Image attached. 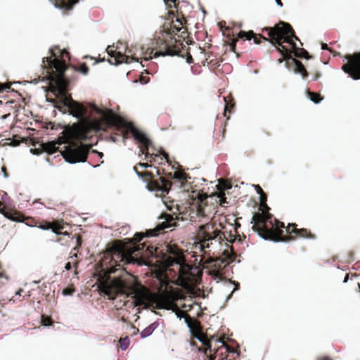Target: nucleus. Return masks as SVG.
I'll list each match as a JSON object with an SVG mask.
<instances>
[{
    "label": "nucleus",
    "mask_w": 360,
    "mask_h": 360,
    "mask_svg": "<svg viewBox=\"0 0 360 360\" xmlns=\"http://www.w3.org/2000/svg\"><path fill=\"white\" fill-rule=\"evenodd\" d=\"M133 169L134 170V172H136V174L139 176V174L136 172V170L135 167H133Z\"/></svg>",
    "instance_id": "47"
},
{
    "label": "nucleus",
    "mask_w": 360,
    "mask_h": 360,
    "mask_svg": "<svg viewBox=\"0 0 360 360\" xmlns=\"http://www.w3.org/2000/svg\"><path fill=\"white\" fill-rule=\"evenodd\" d=\"M77 1L75 0H68L67 2L65 0H60V5H55L54 6L56 8L58 9L64 8L66 10H70L72 8V6L77 4Z\"/></svg>",
    "instance_id": "14"
},
{
    "label": "nucleus",
    "mask_w": 360,
    "mask_h": 360,
    "mask_svg": "<svg viewBox=\"0 0 360 360\" xmlns=\"http://www.w3.org/2000/svg\"><path fill=\"white\" fill-rule=\"evenodd\" d=\"M88 68L86 66V65H82L81 66L80 68V72L83 74V75H86L88 73Z\"/></svg>",
    "instance_id": "27"
},
{
    "label": "nucleus",
    "mask_w": 360,
    "mask_h": 360,
    "mask_svg": "<svg viewBox=\"0 0 360 360\" xmlns=\"http://www.w3.org/2000/svg\"><path fill=\"white\" fill-rule=\"evenodd\" d=\"M347 281H348V276L347 275V276H345V279H344L343 283H346Z\"/></svg>",
    "instance_id": "40"
},
{
    "label": "nucleus",
    "mask_w": 360,
    "mask_h": 360,
    "mask_svg": "<svg viewBox=\"0 0 360 360\" xmlns=\"http://www.w3.org/2000/svg\"><path fill=\"white\" fill-rule=\"evenodd\" d=\"M320 360H330V359H328V358H327V357H325V358L321 359Z\"/></svg>",
    "instance_id": "46"
},
{
    "label": "nucleus",
    "mask_w": 360,
    "mask_h": 360,
    "mask_svg": "<svg viewBox=\"0 0 360 360\" xmlns=\"http://www.w3.org/2000/svg\"><path fill=\"white\" fill-rule=\"evenodd\" d=\"M254 187L257 189V193L260 195V200H261V202H264V200H266V197L263 194L262 189L257 185L254 186Z\"/></svg>",
    "instance_id": "24"
},
{
    "label": "nucleus",
    "mask_w": 360,
    "mask_h": 360,
    "mask_svg": "<svg viewBox=\"0 0 360 360\" xmlns=\"http://www.w3.org/2000/svg\"><path fill=\"white\" fill-rule=\"evenodd\" d=\"M173 178L174 179L179 180L182 184L186 183L187 181V179H188V177L187 176V175L186 174H184L182 172H179V171H176V172H174Z\"/></svg>",
    "instance_id": "15"
},
{
    "label": "nucleus",
    "mask_w": 360,
    "mask_h": 360,
    "mask_svg": "<svg viewBox=\"0 0 360 360\" xmlns=\"http://www.w3.org/2000/svg\"><path fill=\"white\" fill-rule=\"evenodd\" d=\"M42 325L44 326H48L50 325V319L49 318H46L41 321Z\"/></svg>",
    "instance_id": "28"
},
{
    "label": "nucleus",
    "mask_w": 360,
    "mask_h": 360,
    "mask_svg": "<svg viewBox=\"0 0 360 360\" xmlns=\"http://www.w3.org/2000/svg\"><path fill=\"white\" fill-rule=\"evenodd\" d=\"M62 136H59L56 141L48 142L42 144L43 150L49 154H52L56 151L58 146L63 143L72 144V140L79 139L81 136L80 129L77 126L67 127L62 132Z\"/></svg>",
    "instance_id": "5"
},
{
    "label": "nucleus",
    "mask_w": 360,
    "mask_h": 360,
    "mask_svg": "<svg viewBox=\"0 0 360 360\" xmlns=\"http://www.w3.org/2000/svg\"><path fill=\"white\" fill-rule=\"evenodd\" d=\"M327 48L326 44H322V49H325Z\"/></svg>",
    "instance_id": "44"
},
{
    "label": "nucleus",
    "mask_w": 360,
    "mask_h": 360,
    "mask_svg": "<svg viewBox=\"0 0 360 360\" xmlns=\"http://www.w3.org/2000/svg\"><path fill=\"white\" fill-rule=\"evenodd\" d=\"M322 98L319 96V95L316 94H311L310 101L316 104L319 103L321 101Z\"/></svg>",
    "instance_id": "21"
},
{
    "label": "nucleus",
    "mask_w": 360,
    "mask_h": 360,
    "mask_svg": "<svg viewBox=\"0 0 360 360\" xmlns=\"http://www.w3.org/2000/svg\"><path fill=\"white\" fill-rule=\"evenodd\" d=\"M120 347L122 350H125L129 346V339L125 338L122 340H120Z\"/></svg>",
    "instance_id": "23"
},
{
    "label": "nucleus",
    "mask_w": 360,
    "mask_h": 360,
    "mask_svg": "<svg viewBox=\"0 0 360 360\" xmlns=\"http://www.w3.org/2000/svg\"><path fill=\"white\" fill-rule=\"evenodd\" d=\"M52 232L56 233V234H59V233L56 229H54L52 230Z\"/></svg>",
    "instance_id": "43"
},
{
    "label": "nucleus",
    "mask_w": 360,
    "mask_h": 360,
    "mask_svg": "<svg viewBox=\"0 0 360 360\" xmlns=\"http://www.w3.org/2000/svg\"><path fill=\"white\" fill-rule=\"evenodd\" d=\"M184 323H186L188 328H189L191 333L195 335V338L201 342H203V340L200 335L201 334V330L200 323L198 321L191 319L188 316L184 317Z\"/></svg>",
    "instance_id": "10"
},
{
    "label": "nucleus",
    "mask_w": 360,
    "mask_h": 360,
    "mask_svg": "<svg viewBox=\"0 0 360 360\" xmlns=\"http://www.w3.org/2000/svg\"><path fill=\"white\" fill-rule=\"evenodd\" d=\"M21 290H18L16 292V295H20Z\"/></svg>",
    "instance_id": "45"
},
{
    "label": "nucleus",
    "mask_w": 360,
    "mask_h": 360,
    "mask_svg": "<svg viewBox=\"0 0 360 360\" xmlns=\"http://www.w3.org/2000/svg\"><path fill=\"white\" fill-rule=\"evenodd\" d=\"M171 310L175 312L176 317L179 318V319H181L182 317L184 318L186 316H187L186 314H184V311L179 310L175 304L174 309Z\"/></svg>",
    "instance_id": "22"
},
{
    "label": "nucleus",
    "mask_w": 360,
    "mask_h": 360,
    "mask_svg": "<svg viewBox=\"0 0 360 360\" xmlns=\"http://www.w3.org/2000/svg\"><path fill=\"white\" fill-rule=\"evenodd\" d=\"M159 55L165 56H174V54H172L169 51H165V52L160 53Z\"/></svg>",
    "instance_id": "33"
},
{
    "label": "nucleus",
    "mask_w": 360,
    "mask_h": 360,
    "mask_svg": "<svg viewBox=\"0 0 360 360\" xmlns=\"http://www.w3.org/2000/svg\"><path fill=\"white\" fill-rule=\"evenodd\" d=\"M198 237L201 239L200 247L202 248H209V241L214 240L218 234V232L214 230L213 226L210 224H206L199 226L198 232Z\"/></svg>",
    "instance_id": "7"
},
{
    "label": "nucleus",
    "mask_w": 360,
    "mask_h": 360,
    "mask_svg": "<svg viewBox=\"0 0 360 360\" xmlns=\"http://www.w3.org/2000/svg\"><path fill=\"white\" fill-rule=\"evenodd\" d=\"M112 248L115 251H117L118 253H121L124 257L130 256L139 250V245H126L120 242L115 243Z\"/></svg>",
    "instance_id": "9"
},
{
    "label": "nucleus",
    "mask_w": 360,
    "mask_h": 360,
    "mask_svg": "<svg viewBox=\"0 0 360 360\" xmlns=\"http://www.w3.org/2000/svg\"><path fill=\"white\" fill-rule=\"evenodd\" d=\"M348 63L342 67L345 72L349 73L354 79H360V53L347 57Z\"/></svg>",
    "instance_id": "8"
},
{
    "label": "nucleus",
    "mask_w": 360,
    "mask_h": 360,
    "mask_svg": "<svg viewBox=\"0 0 360 360\" xmlns=\"http://www.w3.org/2000/svg\"><path fill=\"white\" fill-rule=\"evenodd\" d=\"M188 279V278L186 276L181 275L179 285L181 286H182L183 288H186L187 290V291L190 292H192L193 287L191 285H190L188 283V281H187Z\"/></svg>",
    "instance_id": "16"
},
{
    "label": "nucleus",
    "mask_w": 360,
    "mask_h": 360,
    "mask_svg": "<svg viewBox=\"0 0 360 360\" xmlns=\"http://www.w3.org/2000/svg\"><path fill=\"white\" fill-rule=\"evenodd\" d=\"M39 229H40L41 230H47V229H49V227H46V226H43V225H40V226H39Z\"/></svg>",
    "instance_id": "37"
},
{
    "label": "nucleus",
    "mask_w": 360,
    "mask_h": 360,
    "mask_svg": "<svg viewBox=\"0 0 360 360\" xmlns=\"http://www.w3.org/2000/svg\"><path fill=\"white\" fill-rule=\"evenodd\" d=\"M99 289L112 300L117 294H124L134 299L135 307L143 305L144 309H148L151 304L155 303L157 309H174V302L182 298L178 292L173 290H164L160 294L152 293L139 283L126 286L119 278L101 281Z\"/></svg>",
    "instance_id": "1"
},
{
    "label": "nucleus",
    "mask_w": 360,
    "mask_h": 360,
    "mask_svg": "<svg viewBox=\"0 0 360 360\" xmlns=\"http://www.w3.org/2000/svg\"><path fill=\"white\" fill-rule=\"evenodd\" d=\"M258 236H259V237H260L261 238H262L264 240H269V238L266 235L259 233Z\"/></svg>",
    "instance_id": "32"
},
{
    "label": "nucleus",
    "mask_w": 360,
    "mask_h": 360,
    "mask_svg": "<svg viewBox=\"0 0 360 360\" xmlns=\"http://www.w3.org/2000/svg\"><path fill=\"white\" fill-rule=\"evenodd\" d=\"M214 195H216L219 199L220 205H222L225 202L226 199L223 193H215Z\"/></svg>",
    "instance_id": "25"
},
{
    "label": "nucleus",
    "mask_w": 360,
    "mask_h": 360,
    "mask_svg": "<svg viewBox=\"0 0 360 360\" xmlns=\"http://www.w3.org/2000/svg\"><path fill=\"white\" fill-rule=\"evenodd\" d=\"M238 41V39H233L231 44H230V46L232 50H234L235 49V46H236V44Z\"/></svg>",
    "instance_id": "29"
},
{
    "label": "nucleus",
    "mask_w": 360,
    "mask_h": 360,
    "mask_svg": "<svg viewBox=\"0 0 360 360\" xmlns=\"http://www.w3.org/2000/svg\"><path fill=\"white\" fill-rule=\"evenodd\" d=\"M295 66L297 68V72L304 76L305 75V70L302 65L300 61H295Z\"/></svg>",
    "instance_id": "20"
},
{
    "label": "nucleus",
    "mask_w": 360,
    "mask_h": 360,
    "mask_svg": "<svg viewBox=\"0 0 360 360\" xmlns=\"http://www.w3.org/2000/svg\"><path fill=\"white\" fill-rule=\"evenodd\" d=\"M275 2L278 6L282 7L283 5H282L281 2L280 1V0H275Z\"/></svg>",
    "instance_id": "36"
},
{
    "label": "nucleus",
    "mask_w": 360,
    "mask_h": 360,
    "mask_svg": "<svg viewBox=\"0 0 360 360\" xmlns=\"http://www.w3.org/2000/svg\"><path fill=\"white\" fill-rule=\"evenodd\" d=\"M64 294L65 295H70L71 294V291L69 290H65Z\"/></svg>",
    "instance_id": "38"
},
{
    "label": "nucleus",
    "mask_w": 360,
    "mask_h": 360,
    "mask_svg": "<svg viewBox=\"0 0 360 360\" xmlns=\"http://www.w3.org/2000/svg\"><path fill=\"white\" fill-rule=\"evenodd\" d=\"M140 165H141V167H147V165H146V164H141Z\"/></svg>",
    "instance_id": "48"
},
{
    "label": "nucleus",
    "mask_w": 360,
    "mask_h": 360,
    "mask_svg": "<svg viewBox=\"0 0 360 360\" xmlns=\"http://www.w3.org/2000/svg\"><path fill=\"white\" fill-rule=\"evenodd\" d=\"M181 262V257L180 256L176 257H166L162 259V264L165 267H169L174 264H180Z\"/></svg>",
    "instance_id": "12"
},
{
    "label": "nucleus",
    "mask_w": 360,
    "mask_h": 360,
    "mask_svg": "<svg viewBox=\"0 0 360 360\" xmlns=\"http://www.w3.org/2000/svg\"><path fill=\"white\" fill-rule=\"evenodd\" d=\"M94 109L109 124H113L117 127L123 126L128 128L131 131L134 138L142 143L145 148H147L149 143V140L147 136L142 131L134 127L130 123H128L123 117L115 114L110 110L101 109L96 106Z\"/></svg>",
    "instance_id": "2"
},
{
    "label": "nucleus",
    "mask_w": 360,
    "mask_h": 360,
    "mask_svg": "<svg viewBox=\"0 0 360 360\" xmlns=\"http://www.w3.org/2000/svg\"><path fill=\"white\" fill-rule=\"evenodd\" d=\"M172 226L171 224H169L168 221H163L161 224H158L155 229L153 230H150L147 233V236L153 237L156 236L158 235V232L160 231H162L165 229H168Z\"/></svg>",
    "instance_id": "11"
},
{
    "label": "nucleus",
    "mask_w": 360,
    "mask_h": 360,
    "mask_svg": "<svg viewBox=\"0 0 360 360\" xmlns=\"http://www.w3.org/2000/svg\"><path fill=\"white\" fill-rule=\"evenodd\" d=\"M65 269L67 271L70 270V269H71V264H70V263H69V262H68V263H67V264H65Z\"/></svg>",
    "instance_id": "34"
},
{
    "label": "nucleus",
    "mask_w": 360,
    "mask_h": 360,
    "mask_svg": "<svg viewBox=\"0 0 360 360\" xmlns=\"http://www.w3.org/2000/svg\"><path fill=\"white\" fill-rule=\"evenodd\" d=\"M219 184L217 185V188L220 192L224 190H228L231 188V186L226 182H224L221 179H218Z\"/></svg>",
    "instance_id": "18"
},
{
    "label": "nucleus",
    "mask_w": 360,
    "mask_h": 360,
    "mask_svg": "<svg viewBox=\"0 0 360 360\" xmlns=\"http://www.w3.org/2000/svg\"><path fill=\"white\" fill-rule=\"evenodd\" d=\"M54 66L56 69L60 72L58 78L59 79L57 82L58 91L62 96V102L64 105L69 108L70 114L75 118L80 119L83 116L84 108L78 103L72 100L70 97L65 95V84L62 79L61 73L63 72V65L60 63L58 60L55 61Z\"/></svg>",
    "instance_id": "4"
},
{
    "label": "nucleus",
    "mask_w": 360,
    "mask_h": 360,
    "mask_svg": "<svg viewBox=\"0 0 360 360\" xmlns=\"http://www.w3.org/2000/svg\"><path fill=\"white\" fill-rule=\"evenodd\" d=\"M157 328V324L153 323L149 325L148 327L145 328L141 333V336L142 338L145 339L149 336H150L155 329Z\"/></svg>",
    "instance_id": "13"
},
{
    "label": "nucleus",
    "mask_w": 360,
    "mask_h": 360,
    "mask_svg": "<svg viewBox=\"0 0 360 360\" xmlns=\"http://www.w3.org/2000/svg\"><path fill=\"white\" fill-rule=\"evenodd\" d=\"M96 130L99 129L98 125L96 123H92V126L91 127Z\"/></svg>",
    "instance_id": "35"
},
{
    "label": "nucleus",
    "mask_w": 360,
    "mask_h": 360,
    "mask_svg": "<svg viewBox=\"0 0 360 360\" xmlns=\"http://www.w3.org/2000/svg\"><path fill=\"white\" fill-rule=\"evenodd\" d=\"M281 226H282V227H283V226H284L283 223H281Z\"/></svg>",
    "instance_id": "51"
},
{
    "label": "nucleus",
    "mask_w": 360,
    "mask_h": 360,
    "mask_svg": "<svg viewBox=\"0 0 360 360\" xmlns=\"http://www.w3.org/2000/svg\"><path fill=\"white\" fill-rule=\"evenodd\" d=\"M98 155H99V156H100L101 158H102V157H103V153H98Z\"/></svg>",
    "instance_id": "49"
},
{
    "label": "nucleus",
    "mask_w": 360,
    "mask_h": 360,
    "mask_svg": "<svg viewBox=\"0 0 360 360\" xmlns=\"http://www.w3.org/2000/svg\"><path fill=\"white\" fill-rule=\"evenodd\" d=\"M269 36L271 38V43L274 41L279 46L278 50L284 49L281 45V40L283 39L284 41L290 44L293 49H296V44L292 39L299 40L293 34L292 30L289 24L284 22H280L278 25L269 29Z\"/></svg>",
    "instance_id": "3"
},
{
    "label": "nucleus",
    "mask_w": 360,
    "mask_h": 360,
    "mask_svg": "<svg viewBox=\"0 0 360 360\" xmlns=\"http://www.w3.org/2000/svg\"><path fill=\"white\" fill-rule=\"evenodd\" d=\"M269 217L268 214L265 212L257 214L254 217V219L259 223L264 222Z\"/></svg>",
    "instance_id": "19"
},
{
    "label": "nucleus",
    "mask_w": 360,
    "mask_h": 360,
    "mask_svg": "<svg viewBox=\"0 0 360 360\" xmlns=\"http://www.w3.org/2000/svg\"><path fill=\"white\" fill-rule=\"evenodd\" d=\"M4 215H5V217H6V218H8V219H12V220H15L14 219L11 218L10 216H8L7 214H5Z\"/></svg>",
    "instance_id": "42"
},
{
    "label": "nucleus",
    "mask_w": 360,
    "mask_h": 360,
    "mask_svg": "<svg viewBox=\"0 0 360 360\" xmlns=\"http://www.w3.org/2000/svg\"><path fill=\"white\" fill-rule=\"evenodd\" d=\"M10 84H11V85H12V84L17 85V84H19L20 82H11Z\"/></svg>",
    "instance_id": "41"
},
{
    "label": "nucleus",
    "mask_w": 360,
    "mask_h": 360,
    "mask_svg": "<svg viewBox=\"0 0 360 360\" xmlns=\"http://www.w3.org/2000/svg\"><path fill=\"white\" fill-rule=\"evenodd\" d=\"M129 63V61L128 60V58H125L124 56H121L120 59L118 60L117 63Z\"/></svg>",
    "instance_id": "30"
},
{
    "label": "nucleus",
    "mask_w": 360,
    "mask_h": 360,
    "mask_svg": "<svg viewBox=\"0 0 360 360\" xmlns=\"http://www.w3.org/2000/svg\"><path fill=\"white\" fill-rule=\"evenodd\" d=\"M2 174H4V176L6 177V174H5V171L4 172H2Z\"/></svg>",
    "instance_id": "50"
},
{
    "label": "nucleus",
    "mask_w": 360,
    "mask_h": 360,
    "mask_svg": "<svg viewBox=\"0 0 360 360\" xmlns=\"http://www.w3.org/2000/svg\"><path fill=\"white\" fill-rule=\"evenodd\" d=\"M143 238V236L142 234H136L135 236V240L137 241H141Z\"/></svg>",
    "instance_id": "31"
},
{
    "label": "nucleus",
    "mask_w": 360,
    "mask_h": 360,
    "mask_svg": "<svg viewBox=\"0 0 360 360\" xmlns=\"http://www.w3.org/2000/svg\"><path fill=\"white\" fill-rule=\"evenodd\" d=\"M89 147L86 146H80L72 148L70 146H65L61 152V155L65 161L69 164L84 163L86 160V153Z\"/></svg>",
    "instance_id": "6"
},
{
    "label": "nucleus",
    "mask_w": 360,
    "mask_h": 360,
    "mask_svg": "<svg viewBox=\"0 0 360 360\" xmlns=\"http://www.w3.org/2000/svg\"><path fill=\"white\" fill-rule=\"evenodd\" d=\"M253 35H254V33L252 31H248V32L240 31L238 34V37L241 38V39H245L246 40H250Z\"/></svg>",
    "instance_id": "17"
},
{
    "label": "nucleus",
    "mask_w": 360,
    "mask_h": 360,
    "mask_svg": "<svg viewBox=\"0 0 360 360\" xmlns=\"http://www.w3.org/2000/svg\"><path fill=\"white\" fill-rule=\"evenodd\" d=\"M10 86L11 84L8 83L0 84V93L8 89Z\"/></svg>",
    "instance_id": "26"
},
{
    "label": "nucleus",
    "mask_w": 360,
    "mask_h": 360,
    "mask_svg": "<svg viewBox=\"0 0 360 360\" xmlns=\"http://www.w3.org/2000/svg\"><path fill=\"white\" fill-rule=\"evenodd\" d=\"M114 271H115V269H109V270H108V274H112V273H113Z\"/></svg>",
    "instance_id": "39"
}]
</instances>
